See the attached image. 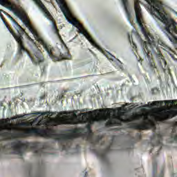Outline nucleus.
I'll return each mask as SVG.
<instances>
[{
  "label": "nucleus",
  "instance_id": "nucleus-1",
  "mask_svg": "<svg viewBox=\"0 0 177 177\" xmlns=\"http://www.w3.org/2000/svg\"><path fill=\"white\" fill-rule=\"evenodd\" d=\"M98 110H93V111H87L86 113H80L78 117L77 115V110L74 111H59L57 118H53L52 123L54 127L57 125H75L77 124H94L95 121L102 120V121H107V109H100L101 113L100 118L92 117L94 114L96 115ZM73 113V117L71 114ZM107 128V122L105 124Z\"/></svg>",
  "mask_w": 177,
  "mask_h": 177
},
{
  "label": "nucleus",
  "instance_id": "nucleus-2",
  "mask_svg": "<svg viewBox=\"0 0 177 177\" xmlns=\"http://www.w3.org/2000/svg\"><path fill=\"white\" fill-rule=\"evenodd\" d=\"M45 125L47 127L46 129L44 128H26L24 132H17V133L2 132L1 135L6 139H11V138H29L31 136L51 138L58 140L62 150H68V133H56L55 129L48 128L49 122H45Z\"/></svg>",
  "mask_w": 177,
  "mask_h": 177
},
{
  "label": "nucleus",
  "instance_id": "nucleus-3",
  "mask_svg": "<svg viewBox=\"0 0 177 177\" xmlns=\"http://www.w3.org/2000/svg\"><path fill=\"white\" fill-rule=\"evenodd\" d=\"M1 11H3V10H0V17L3 22V24L6 25V28L8 29L9 32L12 35L13 37L15 39L16 41L18 44V49H19V54L22 55L23 52L27 53L28 57L31 59L32 62L35 64H40V63H42V62H44V57H43V54L41 51H39V50H37L35 53H34L33 55L26 48L25 44H24V39L23 35L25 33L24 29L18 24V22L13 18V17L10 16V20L14 24V28L17 30L18 32V35H16V33L12 30V29H10L9 25H8V23L6 21H5V18L3 17V14L1 13Z\"/></svg>",
  "mask_w": 177,
  "mask_h": 177
},
{
  "label": "nucleus",
  "instance_id": "nucleus-4",
  "mask_svg": "<svg viewBox=\"0 0 177 177\" xmlns=\"http://www.w3.org/2000/svg\"><path fill=\"white\" fill-rule=\"evenodd\" d=\"M8 8L10 11H12L15 15H17L19 19L21 21L24 20V24L26 28H28L30 32L33 35L35 39L43 46V48L47 52L50 58H51L53 62L62 60V53L60 50H55L54 47H53V46H51L49 43L45 41L44 39H42V37L39 35L38 32L35 30V29H34L31 25H30L29 21L26 19V15H24V10L22 7H20V8H17L13 6H9Z\"/></svg>",
  "mask_w": 177,
  "mask_h": 177
},
{
  "label": "nucleus",
  "instance_id": "nucleus-5",
  "mask_svg": "<svg viewBox=\"0 0 177 177\" xmlns=\"http://www.w3.org/2000/svg\"><path fill=\"white\" fill-rule=\"evenodd\" d=\"M11 147L15 154L18 156H24L26 150H33L37 156H45L46 151L44 145L40 142L36 143H23L21 140H17L11 143Z\"/></svg>",
  "mask_w": 177,
  "mask_h": 177
},
{
  "label": "nucleus",
  "instance_id": "nucleus-6",
  "mask_svg": "<svg viewBox=\"0 0 177 177\" xmlns=\"http://www.w3.org/2000/svg\"><path fill=\"white\" fill-rule=\"evenodd\" d=\"M159 44L167 50H171L170 47L166 44L165 41H163V40L161 39L157 40L156 39H154L151 35H149L148 43L144 41V45L145 46V51L148 58H150V54L152 55L153 53H156V50H158V46Z\"/></svg>",
  "mask_w": 177,
  "mask_h": 177
},
{
  "label": "nucleus",
  "instance_id": "nucleus-7",
  "mask_svg": "<svg viewBox=\"0 0 177 177\" xmlns=\"http://www.w3.org/2000/svg\"><path fill=\"white\" fill-rule=\"evenodd\" d=\"M33 1H35V3H36V4L39 6V8L42 10L43 12H44L45 17H46V18H48V19H49L52 22L53 29L55 31V33L59 36V29L56 25L55 20L54 19L53 15H51L48 10H47L44 4L42 3L41 0H33Z\"/></svg>",
  "mask_w": 177,
  "mask_h": 177
},
{
  "label": "nucleus",
  "instance_id": "nucleus-8",
  "mask_svg": "<svg viewBox=\"0 0 177 177\" xmlns=\"http://www.w3.org/2000/svg\"><path fill=\"white\" fill-rule=\"evenodd\" d=\"M140 3V1H139V0H134V10L136 12V18L138 25H140L141 31L145 37H147V32L142 25L143 17Z\"/></svg>",
  "mask_w": 177,
  "mask_h": 177
},
{
  "label": "nucleus",
  "instance_id": "nucleus-9",
  "mask_svg": "<svg viewBox=\"0 0 177 177\" xmlns=\"http://www.w3.org/2000/svg\"><path fill=\"white\" fill-rule=\"evenodd\" d=\"M177 102V100H166V120H169V118H173L177 115V107L176 109H172V106Z\"/></svg>",
  "mask_w": 177,
  "mask_h": 177
},
{
  "label": "nucleus",
  "instance_id": "nucleus-10",
  "mask_svg": "<svg viewBox=\"0 0 177 177\" xmlns=\"http://www.w3.org/2000/svg\"><path fill=\"white\" fill-rule=\"evenodd\" d=\"M111 145L104 149V150H96V149H93L92 151L96 154V156H97V157H100V158H101L102 161H103L104 162H107V153H109V151H111Z\"/></svg>",
  "mask_w": 177,
  "mask_h": 177
},
{
  "label": "nucleus",
  "instance_id": "nucleus-11",
  "mask_svg": "<svg viewBox=\"0 0 177 177\" xmlns=\"http://www.w3.org/2000/svg\"><path fill=\"white\" fill-rule=\"evenodd\" d=\"M165 136V133H156L153 135V139L156 140V143L153 145V147L158 146L159 147L158 150V154H159L160 151L162 149V140Z\"/></svg>",
  "mask_w": 177,
  "mask_h": 177
},
{
  "label": "nucleus",
  "instance_id": "nucleus-12",
  "mask_svg": "<svg viewBox=\"0 0 177 177\" xmlns=\"http://www.w3.org/2000/svg\"><path fill=\"white\" fill-rule=\"evenodd\" d=\"M90 143L93 145V146H95L96 145H99L100 140H102V137L101 136H97L96 139H93L92 136H88V138Z\"/></svg>",
  "mask_w": 177,
  "mask_h": 177
},
{
  "label": "nucleus",
  "instance_id": "nucleus-13",
  "mask_svg": "<svg viewBox=\"0 0 177 177\" xmlns=\"http://www.w3.org/2000/svg\"><path fill=\"white\" fill-rule=\"evenodd\" d=\"M33 114H36V115H53L56 114V111L54 113L53 111H37L36 113H33Z\"/></svg>",
  "mask_w": 177,
  "mask_h": 177
},
{
  "label": "nucleus",
  "instance_id": "nucleus-14",
  "mask_svg": "<svg viewBox=\"0 0 177 177\" xmlns=\"http://www.w3.org/2000/svg\"><path fill=\"white\" fill-rule=\"evenodd\" d=\"M176 128H173L172 133L170 136L171 140L169 142H177V133H176Z\"/></svg>",
  "mask_w": 177,
  "mask_h": 177
},
{
  "label": "nucleus",
  "instance_id": "nucleus-15",
  "mask_svg": "<svg viewBox=\"0 0 177 177\" xmlns=\"http://www.w3.org/2000/svg\"><path fill=\"white\" fill-rule=\"evenodd\" d=\"M149 66L150 70H151L153 73H155V72H156V64H155L153 59H150V60H149Z\"/></svg>",
  "mask_w": 177,
  "mask_h": 177
},
{
  "label": "nucleus",
  "instance_id": "nucleus-16",
  "mask_svg": "<svg viewBox=\"0 0 177 177\" xmlns=\"http://www.w3.org/2000/svg\"><path fill=\"white\" fill-rule=\"evenodd\" d=\"M142 139V135L140 133V132H138V133H136V142H139L140 140H141Z\"/></svg>",
  "mask_w": 177,
  "mask_h": 177
},
{
  "label": "nucleus",
  "instance_id": "nucleus-17",
  "mask_svg": "<svg viewBox=\"0 0 177 177\" xmlns=\"http://www.w3.org/2000/svg\"><path fill=\"white\" fill-rule=\"evenodd\" d=\"M153 172H157L158 164H157L156 161L153 162Z\"/></svg>",
  "mask_w": 177,
  "mask_h": 177
},
{
  "label": "nucleus",
  "instance_id": "nucleus-18",
  "mask_svg": "<svg viewBox=\"0 0 177 177\" xmlns=\"http://www.w3.org/2000/svg\"><path fill=\"white\" fill-rule=\"evenodd\" d=\"M156 57H157V58L162 59V60H164L165 63H167L162 54H161V53H158V54H157Z\"/></svg>",
  "mask_w": 177,
  "mask_h": 177
},
{
  "label": "nucleus",
  "instance_id": "nucleus-19",
  "mask_svg": "<svg viewBox=\"0 0 177 177\" xmlns=\"http://www.w3.org/2000/svg\"><path fill=\"white\" fill-rule=\"evenodd\" d=\"M41 75H43L44 74H46V66H43L42 68H41Z\"/></svg>",
  "mask_w": 177,
  "mask_h": 177
},
{
  "label": "nucleus",
  "instance_id": "nucleus-20",
  "mask_svg": "<svg viewBox=\"0 0 177 177\" xmlns=\"http://www.w3.org/2000/svg\"><path fill=\"white\" fill-rule=\"evenodd\" d=\"M7 1H8V0H0V4L1 6H6Z\"/></svg>",
  "mask_w": 177,
  "mask_h": 177
},
{
  "label": "nucleus",
  "instance_id": "nucleus-21",
  "mask_svg": "<svg viewBox=\"0 0 177 177\" xmlns=\"http://www.w3.org/2000/svg\"><path fill=\"white\" fill-rule=\"evenodd\" d=\"M1 12H3L10 19L11 15L10 14H8V12H6V11H3H3H1Z\"/></svg>",
  "mask_w": 177,
  "mask_h": 177
},
{
  "label": "nucleus",
  "instance_id": "nucleus-22",
  "mask_svg": "<svg viewBox=\"0 0 177 177\" xmlns=\"http://www.w3.org/2000/svg\"><path fill=\"white\" fill-rule=\"evenodd\" d=\"M28 115H30V114H24V115H19V118H26V117Z\"/></svg>",
  "mask_w": 177,
  "mask_h": 177
},
{
  "label": "nucleus",
  "instance_id": "nucleus-23",
  "mask_svg": "<svg viewBox=\"0 0 177 177\" xmlns=\"http://www.w3.org/2000/svg\"><path fill=\"white\" fill-rule=\"evenodd\" d=\"M63 97H64V95L63 93H61L60 95H58V98L59 100L63 99Z\"/></svg>",
  "mask_w": 177,
  "mask_h": 177
},
{
  "label": "nucleus",
  "instance_id": "nucleus-24",
  "mask_svg": "<svg viewBox=\"0 0 177 177\" xmlns=\"http://www.w3.org/2000/svg\"><path fill=\"white\" fill-rule=\"evenodd\" d=\"M158 177H164V169H162L160 174Z\"/></svg>",
  "mask_w": 177,
  "mask_h": 177
},
{
  "label": "nucleus",
  "instance_id": "nucleus-25",
  "mask_svg": "<svg viewBox=\"0 0 177 177\" xmlns=\"http://www.w3.org/2000/svg\"><path fill=\"white\" fill-rule=\"evenodd\" d=\"M21 125H23L24 127H28L27 122H21Z\"/></svg>",
  "mask_w": 177,
  "mask_h": 177
},
{
  "label": "nucleus",
  "instance_id": "nucleus-26",
  "mask_svg": "<svg viewBox=\"0 0 177 177\" xmlns=\"http://www.w3.org/2000/svg\"><path fill=\"white\" fill-rule=\"evenodd\" d=\"M2 149H3V147L2 145L0 144V151H1V150Z\"/></svg>",
  "mask_w": 177,
  "mask_h": 177
},
{
  "label": "nucleus",
  "instance_id": "nucleus-27",
  "mask_svg": "<svg viewBox=\"0 0 177 177\" xmlns=\"http://www.w3.org/2000/svg\"><path fill=\"white\" fill-rule=\"evenodd\" d=\"M87 176H88V173H87V171H86V173L84 174V177H87Z\"/></svg>",
  "mask_w": 177,
  "mask_h": 177
},
{
  "label": "nucleus",
  "instance_id": "nucleus-28",
  "mask_svg": "<svg viewBox=\"0 0 177 177\" xmlns=\"http://www.w3.org/2000/svg\"><path fill=\"white\" fill-rule=\"evenodd\" d=\"M129 41H131L130 35H129Z\"/></svg>",
  "mask_w": 177,
  "mask_h": 177
},
{
  "label": "nucleus",
  "instance_id": "nucleus-29",
  "mask_svg": "<svg viewBox=\"0 0 177 177\" xmlns=\"http://www.w3.org/2000/svg\"><path fill=\"white\" fill-rule=\"evenodd\" d=\"M28 39H29L30 40H32V39H31V37H28Z\"/></svg>",
  "mask_w": 177,
  "mask_h": 177
},
{
  "label": "nucleus",
  "instance_id": "nucleus-30",
  "mask_svg": "<svg viewBox=\"0 0 177 177\" xmlns=\"http://www.w3.org/2000/svg\"><path fill=\"white\" fill-rule=\"evenodd\" d=\"M81 111H86V110H85V109H83V110H81Z\"/></svg>",
  "mask_w": 177,
  "mask_h": 177
},
{
  "label": "nucleus",
  "instance_id": "nucleus-31",
  "mask_svg": "<svg viewBox=\"0 0 177 177\" xmlns=\"http://www.w3.org/2000/svg\"><path fill=\"white\" fill-rule=\"evenodd\" d=\"M152 151H153V149H152L151 150V153H152Z\"/></svg>",
  "mask_w": 177,
  "mask_h": 177
},
{
  "label": "nucleus",
  "instance_id": "nucleus-32",
  "mask_svg": "<svg viewBox=\"0 0 177 177\" xmlns=\"http://www.w3.org/2000/svg\"><path fill=\"white\" fill-rule=\"evenodd\" d=\"M138 37H140V36H139V35H138Z\"/></svg>",
  "mask_w": 177,
  "mask_h": 177
},
{
  "label": "nucleus",
  "instance_id": "nucleus-33",
  "mask_svg": "<svg viewBox=\"0 0 177 177\" xmlns=\"http://www.w3.org/2000/svg\"><path fill=\"white\" fill-rule=\"evenodd\" d=\"M3 124H6V122H3Z\"/></svg>",
  "mask_w": 177,
  "mask_h": 177
},
{
  "label": "nucleus",
  "instance_id": "nucleus-34",
  "mask_svg": "<svg viewBox=\"0 0 177 177\" xmlns=\"http://www.w3.org/2000/svg\"><path fill=\"white\" fill-rule=\"evenodd\" d=\"M147 37H148V35H147Z\"/></svg>",
  "mask_w": 177,
  "mask_h": 177
}]
</instances>
